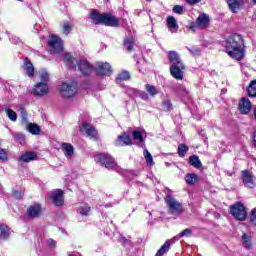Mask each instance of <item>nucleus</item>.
<instances>
[{
	"mask_svg": "<svg viewBox=\"0 0 256 256\" xmlns=\"http://www.w3.org/2000/svg\"><path fill=\"white\" fill-rule=\"evenodd\" d=\"M76 64L83 75H90L91 71H93V66L87 60H80Z\"/></svg>",
	"mask_w": 256,
	"mask_h": 256,
	"instance_id": "16",
	"label": "nucleus"
},
{
	"mask_svg": "<svg viewBox=\"0 0 256 256\" xmlns=\"http://www.w3.org/2000/svg\"><path fill=\"white\" fill-rule=\"evenodd\" d=\"M17 1H23V0H17Z\"/></svg>",
	"mask_w": 256,
	"mask_h": 256,
	"instance_id": "59",
	"label": "nucleus"
},
{
	"mask_svg": "<svg viewBox=\"0 0 256 256\" xmlns=\"http://www.w3.org/2000/svg\"><path fill=\"white\" fill-rule=\"evenodd\" d=\"M165 202L171 215H181L183 213V204L171 196V193L167 194Z\"/></svg>",
	"mask_w": 256,
	"mask_h": 256,
	"instance_id": "5",
	"label": "nucleus"
},
{
	"mask_svg": "<svg viewBox=\"0 0 256 256\" xmlns=\"http://www.w3.org/2000/svg\"><path fill=\"white\" fill-rule=\"evenodd\" d=\"M37 159V154L35 152H26L22 156H20L19 161H23L24 163H29L31 161H35Z\"/></svg>",
	"mask_w": 256,
	"mask_h": 256,
	"instance_id": "23",
	"label": "nucleus"
},
{
	"mask_svg": "<svg viewBox=\"0 0 256 256\" xmlns=\"http://www.w3.org/2000/svg\"><path fill=\"white\" fill-rule=\"evenodd\" d=\"M40 83H49V72L47 70H41L40 71Z\"/></svg>",
	"mask_w": 256,
	"mask_h": 256,
	"instance_id": "38",
	"label": "nucleus"
},
{
	"mask_svg": "<svg viewBox=\"0 0 256 256\" xmlns=\"http://www.w3.org/2000/svg\"><path fill=\"white\" fill-rule=\"evenodd\" d=\"M47 245H49V247H55L57 245V242L50 238L47 240Z\"/></svg>",
	"mask_w": 256,
	"mask_h": 256,
	"instance_id": "52",
	"label": "nucleus"
},
{
	"mask_svg": "<svg viewBox=\"0 0 256 256\" xmlns=\"http://www.w3.org/2000/svg\"><path fill=\"white\" fill-rule=\"evenodd\" d=\"M185 181L188 185H195L199 181V175L195 173L187 174L185 176Z\"/></svg>",
	"mask_w": 256,
	"mask_h": 256,
	"instance_id": "27",
	"label": "nucleus"
},
{
	"mask_svg": "<svg viewBox=\"0 0 256 256\" xmlns=\"http://www.w3.org/2000/svg\"><path fill=\"white\" fill-rule=\"evenodd\" d=\"M189 151V147L185 144H179L178 146V155L179 157H185V154Z\"/></svg>",
	"mask_w": 256,
	"mask_h": 256,
	"instance_id": "39",
	"label": "nucleus"
},
{
	"mask_svg": "<svg viewBox=\"0 0 256 256\" xmlns=\"http://www.w3.org/2000/svg\"><path fill=\"white\" fill-rule=\"evenodd\" d=\"M134 45H135V38H126L124 40V47L126 51H133Z\"/></svg>",
	"mask_w": 256,
	"mask_h": 256,
	"instance_id": "34",
	"label": "nucleus"
},
{
	"mask_svg": "<svg viewBox=\"0 0 256 256\" xmlns=\"http://www.w3.org/2000/svg\"><path fill=\"white\" fill-rule=\"evenodd\" d=\"M241 239L244 249H247L248 251L253 249V242L251 241V236L249 234L244 233Z\"/></svg>",
	"mask_w": 256,
	"mask_h": 256,
	"instance_id": "22",
	"label": "nucleus"
},
{
	"mask_svg": "<svg viewBox=\"0 0 256 256\" xmlns=\"http://www.w3.org/2000/svg\"><path fill=\"white\" fill-rule=\"evenodd\" d=\"M248 95L250 97H256V80L250 82L248 87Z\"/></svg>",
	"mask_w": 256,
	"mask_h": 256,
	"instance_id": "37",
	"label": "nucleus"
},
{
	"mask_svg": "<svg viewBox=\"0 0 256 256\" xmlns=\"http://www.w3.org/2000/svg\"><path fill=\"white\" fill-rule=\"evenodd\" d=\"M94 159L96 163H98L102 167H105L109 171H119V166H117L115 158H112V156L109 154H98L95 156Z\"/></svg>",
	"mask_w": 256,
	"mask_h": 256,
	"instance_id": "4",
	"label": "nucleus"
},
{
	"mask_svg": "<svg viewBox=\"0 0 256 256\" xmlns=\"http://www.w3.org/2000/svg\"><path fill=\"white\" fill-rule=\"evenodd\" d=\"M230 213L237 221H245V219H247V210L242 203H236L231 206Z\"/></svg>",
	"mask_w": 256,
	"mask_h": 256,
	"instance_id": "7",
	"label": "nucleus"
},
{
	"mask_svg": "<svg viewBox=\"0 0 256 256\" xmlns=\"http://www.w3.org/2000/svg\"><path fill=\"white\" fill-rule=\"evenodd\" d=\"M191 235H193V230L186 228L181 233H179L176 237L177 239H181L183 237H191Z\"/></svg>",
	"mask_w": 256,
	"mask_h": 256,
	"instance_id": "40",
	"label": "nucleus"
},
{
	"mask_svg": "<svg viewBox=\"0 0 256 256\" xmlns=\"http://www.w3.org/2000/svg\"><path fill=\"white\" fill-rule=\"evenodd\" d=\"M188 5H197V3H201V0H185Z\"/></svg>",
	"mask_w": 256,
	"mask_h": 256,
	"instance_id": "53",
	"label": "nucleus"
},
{
	"mask_svg": "<svg viewBox=\"0 0 256 256\" xmlns=\"http://www.w3.org/2000/svg\"><path fill=\"white\" fill-rule=\"evenodd\" d=\"M253 146L256 149V131L253 134Z\"/></svg>",
	"mask_w": 256,
	"mask_h": 256,
	"instance_id": "55",
	"label": "nucleus"
},
{
	"mask_svg": "<svg viewBox=\"0 0 256 256\" xmlns=\"http://www.w3.org/2000/svg\"><path fill=\"white\" fill-rule=\"evenodd\" d=\"M137 96L143 99V101H149V94L145 91H137Z\"/></svg>",
	"mask_w": 256,
	"mask_h": 256,
	"instance_id": "47",
	"label": "nucleus"
},
{
	"mask_svg": "<svg viewBox=\"0 0 256 256\" xmlns=\"http://www.w3.org/2000/svg\"><path fill=\"white\" fill-rule=\"evenodd\" d=\"M78 211L82 217H87L91 213V207L87 204H84L78 208Z\"/></svg>",
	"mask_w": 256,
	"mask_h": 256,
	"instance_id": "35",
	"label": "nucleus"
},
{
	"mask_svg": "<svg viewBox=\"0 0 256 256\" xmlns=\"http://www.w3.org/2000/svg\"><path fill=\"white\" fill-rule=\"evenodd\" d=\"M250 223H252V225H256V207L251 211Z\"/></svg>",
	"mask_w": 256,
	"mask_h": 256,
	"instance_id": "50",
	"label": "nucleus"
},
{
	"mask_svg": "<svg viewBox=\"0 0 256 256\" xmlns=\"http://www.w3.org/2000/svg\"><path fill=\"white\" fill-rule=\"evenodd\" d=\"M167 25L171 33H177L179 30V24H177V20L173 16H169L167 18Z\"/></svg>",
	"mask_w": 256,
	"mask_h": 256,
	"instance_id": "21",
	"label": "nucleus"
},
{
	"mask_svg": "<svg viewBox=\"0 0 256 256\" xmlns=\"http://www.w3.org/2000/svg\"><path fill=\"white\" fill-rule=\"evenodd\" d=\"M78 62L79 61H76L75 58L71 56V54L69 53L64 54V63L65 65H67L69 69H73V67H75V63H78Z\"/></svg>",
	"mask_w": 256,
	"mask_h": 256,
	"instance_id": "24",
	"label": "nucleus"
},
{
	"mask_svg": "<svg viewBox=\"0 0 256 256\" xmlns=\"http://www.w3.org/2000/svg\"><path fill=\"white\" fill-rule=\"evenodd\" d=\"M132 136H133V139L135 141H139V143H143V134H141V132L135 130L132 132Z\"/></svg>",
	"mask_w": 256,
	"mask_h": 256,
	"instance_id": "43",
	"label": "nucleus"
},
{
	"mask_svg": "<svg viewBox=\"0 0 256 256\" xmlns=\"http://www.w3.org/2000/svg\"><path fill=\"white\" fill-rule=\"evenodd\" d=\"M9 157V152L7 149L0 148V161H7Z\"/></svg>",
	"mask_w": 256,
	"mask_h": 256,
	"instance_id": "44",
	"label": "nucleus"
},
{
	"mask_svg": "<svg viewBox=\"0 0 256 256\" xmlns=\"http://www.w3.org/2000/svg\"><path fill=\"white\" fill-rule=\"evenodd\" d=\"M115 145L116 147H127L133 145V140H131V136L127 135V133H123L115 140Z\"/></svg>",
	"mask_w": 256,
	"mask_h": 256,
	"instance_id": "13",
	"label": "nucleus"
},
{
	"mask_svg": "<svg viewBox=\"0 0 256 256\" xmlns=\"http://www.w3.org/2000/svg\"><path fill=\"white\" fill-rule=\"evenodd\" d=\"M186 49L191 53V55H200L201 50L197 46H192L191 48L186 47Z\"/></svg>",
	"mask_w": 256,
	"mask_h": 256,
	"instance_id": "45",
	"label": "nucleus"
},
{
	"mask_svg": "<svg viewBox=\"0 0 256 256\" xmlns=\"http://www.w3.org/2000/svg\"><path fill=\"white\" fill-rule=\"evenodd\" d=\"M13 195H14L15 199H22L23 198V193L19 192V191H14Z\"/></svg>",
	"mask_w": 256,
	"mask_h": 256,
	"instance_id": "51",
	"label": "nucleus"
},
{
	"mask_svg": "<svg viewBox=\"0 0 256 256\" xmlns=\"http://www.w3.org/2000/svg\"><path fill=\"white\" fill-rule=\"evenodd\" d=\"M94 69L97 75H100L101 77H111L113 73V68L111 67V64L107 62H97Z\"/></svg>",
	"mask_w": 256,
	"mask_h": 256,
	"instance_id": "9",
	"label": "nucleus"
},
{
	"mask_svg": "<svg viewBox=\"0 0 256 256\" xmlns=\"http://www.w3.org/2000/svg\"><path fill=\"white\" fill-rule=\"evenodd\" d=\"M27 131L32 135H39L41 133V128L37 124L29 123L27 125Z\"/></svg>",
	"mask_w": 256,
	"mask_h": 256,
	"instance_id": "29",
	"label": "nucleus"
},
{
	"mask_svg": "<svg viewBox=\"0 0 256 256\" xmlns=\"http://www.w3.org/2000/svg\"><path fill=\"white\" fill-rule=\"evenodd\" d=\"M170 66V73L174 79L182 80L183 79V69H185V65L181 58L179 57V53L177 51H167L166 52Z\"/></svg>",
	"mask_w": 256,
	"mask_h": 256,
	"instance_id": "2",
	"label": "nucleus"
},
{
	"mask_svg": "<svg viewBox=\"0 0 256 256\" xmlns=\"http://www.w3.org/2000/svg\"><path fill=\"white\" fill-rule=\"evenodd\" d=\"M252 3H253L254 5H256V0H252Z\"/></svg>",
	"mask_w": 256,
	"mask_h": 256,
	"instance_id": "56",
	"label": "nucleus"
},
{
	"mask_svg": "<svg viewBox=\"0 0 256 256\" xmlns=\"http://www.w3.org/2000/svg\"><path fill=\"white\" fill-rule=\"evenodd\" d=\"M189 163L192 165V167H195V169H201V167H203V164L197 155L190 156Z\"/></svg>",
	"mask_w": 256,
	"mask_h": 256,
	"instance_id": "26",
	"label": "nucleus"
},
{
	"mask_svg": "<svg viewBox=\"0 0 256 256\" xmlns=\"http://www.w3.org/2000/svg\"><path fill=\"white\" fill-rule=\"evenodd\" d=\"M81 133H84V135H87L90 139H97V130H95V127L83 123L82 126L80 127Z\"/></svg>",
	"mask_w": 256,
	"mask_h": 256,
	"instance_id": "14",
	"label": "nucleus"
},
{
	"mask_svg": "<svg viewBox=\"0 0 256 256\" xmlns=\"http://www.w3.org/2000/svg\"><path fill=\"white\" fill-rule=\"evenodd\" d=\"M10 235L11 231H9V227L6 225H0V240L7 241Z\"/></svg>",
	"mask_w": 256,
	"mask_h": 256,
	"instance_id": "25",
	"label": "nucleus"
},
{
	"mask_svg": "<svg viewBox=\"0 0 256 256\" xmlns=\"http://www.w3.org/2000/svg\"><path fill=\"white\" fill-rule=\"evenodd\" d=\"M183 6L181 5H175L172 9L173 13H176L177 15H183Z\"/></svg>",
	"mask_w": 256,
	"mask_h": 256,
	"instance_id": "48",
	"label": "nucleus"
},
{
	"mask_svg": "<svg viewBox=\"0 0 256 256\" xmlns=\"http://www.w3.org/2000/svg\"><path fill=\"white\" fill-rule=\"evenodd\" d=\"M90 19L95 25H105L106 27H119V18L115 17L111 13H99L94 10L90 14Z\"/></svg>",
	"mask_w": 256,
	"mask_h": 256,
	"instance_id": "3",
	"label": "nucleus"
},
{
	"mask_svg": "<svg viewBox=\"0 0 256 256\" xmlns=\"http://www.w3.org/2000/svg\"><path fill=\"white\" fill-rule=\"evenodd\" d=\"M145 89L147 93L151 95V97H155V95H159V90H157V88L151 84H146Z\"/></svg>",
	"mask_w": 256,
	"mask_h": 256,
	"instance_id": "36",
	"label": "nucleus"
},
{
	"mask_svg": "<svg viewBox=\"0 0 256 256\" xmlns=\"http://www.w3.org/2000/svg\"><path fill=\"white\" fill-rule=\"evenodd\" d=\"M144 159H146V165L149 167H153V165H155V162L153 161V155H151V152L147 149L144 150Z\"/></svg>",
	"mask_w": 256,
	"mask_h": 256,
	"instance_id": "32",
	"label": "nucleus"
},
{
	"mask_svg": "<svg viewBox=\"0 0 256 256\" xmlns=\"http://www.w3.org/2000/svg\"><path fill=\"white\" fill-rule=\"evenodd\" d=\"M73 29V24H71L70 22H65L63 24V33L64 35H69L71 33V30Z\"/></svg>",
	"mask_w": 256,
	"mask_h": 256,
	"instance_id": "42",
	"label": "nucleus"
},
{
	"mask_svg": "<svg viewBox=\"0 0 256 256\" xmlns=\"http://www.w3.org/2000/svg\"><path fill=\"white\" fill-rule=\"evenodd\" d=\"M209 27V16L207 14H200L195 22L190 24V31H196L197 29H207Z\"/></svg>",
	"mask_w": 256,
	"mask_h": 256,
	"instance_id": "8",
	"label": "nucleus"
},
{
	"mask_svg": "<svg viewBox=\"0 0 256 256\" xmlns=\"http://www.w3.org/2000/svg\"><path fill=\"white\" fill-rule=\"evenodd\" d=\"M60 147L66 159H73V155H75V148L73 145L70 143H62Z\"/></svg>",
	"mask_w": 256,
	"mask_h": 256,
	"instance_id": "17",
	"label": "nucleus"
},
{
	"mask_svg": "<svg viewBox=\"0 0 256 256\" xmlns=\"http://www.w3.org/2000/svg\"><path fill=\"white\" fill-rule=\"evenodd\" d=\"M48 45L54 53H61L63 51V40L55 35L50 37Z\"/></svg>",
	"mask_w": 256,
	"mask_h": 256,
	"instance_id": "11",
	"label": "nucleus"
},
{
	"mask_svg": "<svg viewBox=\"0 0 256 256\" xmlns=\"http://www.w3.org/2000/svg\"><path fill=\"white\" fill-rule=\"evenodd\" d=\"M162 107H163L164 111H172L173 103H171V100L165 99L162 102Z\"/></svg>",
	"mask_w": 256,
	"mask_h": 256,
	"instance_id": "41",
	"label": "nucleus"
},
{
	"mask_svg": "<svg viewBox=\"0 0 256 256\" xmlns=\"http://www.w3.org/2000/svg\"><path fill=\"white\" fill-rule=\"evenodd\" d=\"M13 137L14 141H17L18 143H24L25 141V135L23 133H16Z\"/></svg>",
	"mask_w": 256,
	"mask_h": 256,
	"instance_id": "46",
	"label": "nucleus"
},
{
	"mask_svg": "<svg viewBox=\"0 0 256 256\" xmlns=\"http://www.w3.org/2000/svg\"><path fill=\"white\" fill-rule=\"evenodd\" d=\"M131 79V75L127 71H122L116 77V83H121V81H129Z\"/></svg>",
	"mask_w": 256,
	"mask_h": 256,
	"instance_id": "31",
	"label": "nucleus"
},
{
	"mask_svg": "<svg viewBox=\"0 0 256 256\" xmlns=\"http://www.w3.org/2000/svg\"><path fill=\"white\" fill-rule=\"evenodd\" d=\"M242 181L245 187H248L249 189L255 188V180L253 179V175L249 171H242Z\"/></svg>",
	"mask_w": 256,
	"mask_h": 256,
	"instance_id": "15",
	"label": "nucleus"
},
{
	"mask_svg": "<svg viewBox=\"0 0 256 256\" xmlns=\"http://www.w3.org/2000/svg\"><path fill=\"white\" fill-rule=\"evenodd\" d=\"M146 1H148V3H151L152 0H146Z\"/></svg>",
	"mask_w": 256,
	"mask_h": 256,
	"instance_id": "57",
	"label": "nucleus"
},
{
	"mask_svg": "<svg viewBox=\"0 0 256 256\" xmlns=\"http://www.w3.org/2000/svg\"><path fill=\"white\" fill-rule=\"evenodd\" d=\"M168 193H171V190H168Z\"/></svg>",
	"mask_w": 256,
	"mask_h": 256,
	"instance_id": "58",
	"label": "nucleus"
},
{
	"mask_svg": "<svg viewBox=\"0 0 256 256\" xmlns=\"http://www.w3.org/2000/svg\"><path fill=\"white\" fill-rule=\"evenodd\" d=\"M20 117L23 123H27V111L23 108H20Z\"/></svg>",
	"mask_w": 256,
	"mask_h": 256,
	"instance_id": "49",
	"label": "nucleus"
},
{
	"mask_svg": "<svg viewBox=\"0 0 256 256\" xmlns=\"http://www.w3.org/2000/svg\"><path fill=\"white\" fill-rule=\"evenodd\" d=\"M13 43H15L16 45H18V43H21V40L19 39V37L14 36L12 39Z\"/></svg>",
	"mask_w": 256,
	"mask_h": 256,
	"instance_id": "54",
	"label": "nucleus"
},
{
	"mask_svg": "<svg viewBox=\"0 0 256 256\" xmlns=\"http://www.w3.org/2000/svg\"><path fill=\"white\" fill-rule=\"evenodd\" d=\"M23 69L27 76H29L30 78L35 77V66H33V63H31V60H29L28 58H25L24 60Z\"/></svg>",
	"mask_w": 256,
	"mask_h": 256,
	"instance_id": "19",
	"label": "nucleus"
},
{
	"mask_svg": "<svg viewBox=\"0 0 256 256\" xmlns=\"http://www.w3.org/2000/svg\"><path fill=\"white\" fill-rule=\"evenodd\" d=\"M239 111L242 115H247L251 111V101L247 98H243L239 103Z\"/></svg>",
	"mask_w": 256,
	"mask_h": 256,
	"instance_id": "20",
	"label": "nucleus"
},
{
	"mask_svg": "<svg viewBox=\"0 0 256 256\" xmlns=\"http://www.w3.org/2000/svg\"><path fill=\"white\" fill-rule=\"evenodd\" d=\"M48 197L56 207H61L65 203V198H63L62 190H53L48 193Z\"/></svg>",
	"mask_w": 256,
	"mask_h": 256,
	"instance_id": "10",
	"label": "nucleus"
},
{
	"mask_svg": "<svg viewBox=\"0 0 256 256\" xmlns=\"http://www.w3.org/2000/svg\"><path fill=\"white\" fill-rule=\"evenodd\" d=\"M226 53L232 59L241 61L245 57V52L243 51V37L239 34H234L228 37L226 40Z\"/></svg>",
	"mask_w": 256,
	"mask_h": 256,
	"instance_id": "1",
	"label": "nucleus"
},
{
	"mask_svg": "<svg viewBox=\"0 0 256 256\" xmlns=\"http://www.w3.org/2000/svg\"><path fill=\"white\" fill-rule=\"evenodd\" d=\"M28 217H31L32 219H35L37 217H40L41 215V204L35 203L28 207L27 209Z\"/></svg>",
	"mask_w": 256,
	"mask_h": 256,
	"instance_id": "18",
	"label": "nucleus"
},
{
	"mask_svg": "<svg viewBox=\"0 0 256 256\" xmlns=\"http://www.w3.org/2000/svg\"><path fill=\"white\" fill-rule=\"evenodd\" d=\"M60 95L66 99H71L77 94V84L75 82H64L59 86Z\"/></svg>",
	"mask_w": 256,
	"mask_h": 256,
	"instance_id": "6",
	"label": "nucleus"
},
{
	"mask_svg": "<svg viewBox=\"0 0 256 256\" xmlns=\"http://www.w3.org/2000/svg\"><path fill=\"white\" fill-rule=\"evenodd\" d=\"M171 247V241L167 240L162 247L157 251L155 256H163L165 255V253H167V251H169Z\"/></svg>",
	"mask_w": 256,
	"mask_h": 256,
	"instance_id": "30",
	"label": "nucleus"
},
{
	"mask_svg": "<svg viewBox=\"0 0 256 256\" xmlns=\"http://www.w3.org/2000/svg\"><path fill=\"white\" fill-rule=\"evenodd\" d=\"M228 7L232 13H237V10L240 7L239 0H228Z\"/></svg>",
	"mask_w": 256,
	"mask_h": 256,
	"instance_id": "33",
	"label": "nucleus"
},
{
	"mask_svg": "<svg viewBox=\"0 0 256 256\" xmlns=\"http://www.w3.org/2000/svg\"><path fill=\"white\" fill-rule=\"evenodd\" d=\"M33 95L37 97H43V95H47L49 93V84L38 82L32 89Z\"/></svg>",
	"mask_w": 256,
	"mask_h": 256,
	"instance_id": "12",
	"label": "nucleus"
},
{
	"mask_svg": "<svg viewBox=\"0 0 256 256\" xmlns=\"http://www.w3.org/2000/svg\"><path fill=\"white\" fill-rule=\"evenodd\" d=\"M3 111H5L7 117L10 119V121H17V113L13 111V109L9 108L8 106H3Z\"/></svg>",
	"mask_w": 256,
	"mask_h": 256,
	"instance_id": "28",
	"label": "nucleus"
}]
</instances>
